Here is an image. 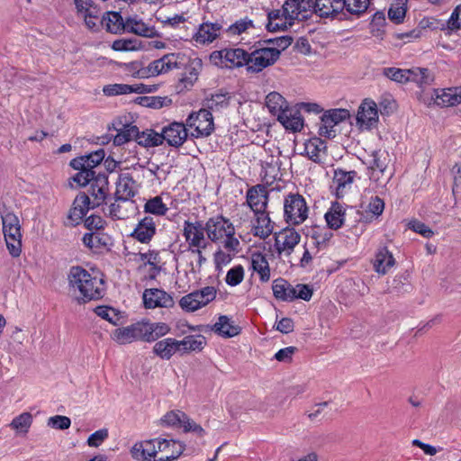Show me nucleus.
I'll list each match as a JSON object with an SVG mask.
<instances>
[{
	"instance_id": "nucleus-1",
	"label": "nucleus",
	"mask_w": 461,
	"mask_h": 461,
	"mask_svg": "<svg viewBox=\"0 0 461 461\" xmlns=\"http://www.w3.org/2000/svg\"><path fill=\"white\" fill-rule=\"evenodd\" d=\"M68 280L69 290L79 303L98 300L104 295L103 279L82 267H71Z\"/></svg>"
},
{
	"instance_id": "nucleus-2",
	"label": "nucleus",
	"mask_w": 461,
	"mask_h": 461,
	"mask_svg": "<svg viewBox=\"0 0 461 461\" xmlns=\"http://www.w3.org/2000/svg\"><path fill=\"white\" fill-rule=\"evenodd\" d=\"M266 105L286 130L296 132L303 129V120L300 111L289 107L286 100L280 94L276 92L269 93L266 97Z\"/></svg>"
},
{
	"instance_id": "nucleus-3",
	"label": "nucleus",
	"mask_w": 461,
	"mask_h": 461,
	"mask_svg": "<svg viewBox=\"0 0 461 461\" xmlns=\"http://www.w3.org/2000/svg\"><path fill=\"white\" fill-rule=\"evenodd\" d=\"M204 228L210 240L223 245L229 251H239L240 241L235 237V228L229 219L221 215L212 217L206 221Z\"/></svg>"
},
{
	"instance_id": "nucleus-4",
	"label": "nucleus",
	"mask_w": 461,
	"mask_h": 461,
	"mask_svg": "<svg viewBox=\"0 0 461 461\" xmlns=\"http://www.w3.org/2000/svg\"><path fill=\"white\" fill-rule=\"evenodd\" d=\"M175 446V456H179L185 450V446L180 442L173 439L154 438L136 442L131 448V455L133 459L138 461H158L155 459L156 455L163 452L169 446Z\"/></svg>"
},
{
	"instance_id": "nucleus-5",
	"label": "nucleus",
	"mask_w": 461,
	"mask_h": 461,
	"mask_svg": "<svg viewBox=\"0 0 461 461\" xmlns=\"http://www.w3.org/2000/svg\"><path fill=\"white\" fill-rule=\"evenodd\" d=\"M2 232L9 254L18 258L22 253V226L18 216L5 209L1 211Z\"/></svg>"
},
{
	"instance_id": "nucleus-6",
	"label": "nucleus",
	"mask_w": 461,
	"mask_h": 461,
	"mask_svg": "<svg viewBox=\"0 0 461 461\" xmlns=\"http://www.w3.org/2000/svg\"><path fill=\"white\" fill-rule=\"evenodd\" d=\"M309 208L304 197L290 193L284 199V220L288 225H300L308 218Z\"/></svg>"
},
{
	"instance_id": "nucleus-7",
	"label": "nucleus",
	"mask_w": 461,
	"mask_h": 461,
	"mask_svg": "<svg viewBox=\"0 0 461 461\" xmlns=\"http://www.w3.org/2000/svg\"><path fill=\"white\" fill-rule=\"evenodd\" d=\"M209 59L212 64L221 68H247L249 53L240 48L223 49L212 51Z\"/></svg>"
},
{
	"instance_id": "nucleus-8",
	"label": "nucleus",
	"mask_w": 461,
	"mask_h": 461,
	"mask_svg": "<svg viewBox=\"0 0 461 461\" xmlns=\"http://www.w3.org/2000/svg\"><path fill=\"white\" fill-rule=\"evenodd\" d=\"M185 124L191 137L204 138L214 131L213 117L207 109H200L191 113L185 120Z\"/></svg>"
},
{
	"instance_id": "nucleus-9",
	"label": "nucleus",
	"mask_w": 461,
	"mask_h": 461,
	"mask_svg": "<svg viewBox=\"0 0 461 461\" xmlns=\"http://www.w3.org/2000/svg\"><path fill=\"white\" fill-rule=\"evenodd\" d=\"M216 295L217 289L207 285L182 296L179 306L185 312H194L214 301Z\"/></svg>"
},
{
	"instance_id": "nucleus-10",
	"label": "nucleus",
	"mask_w": 461,
	"mask_h": 461,
	"mask_svg": "<svg viewBox=\"0 0 461 461\" xmlns=\"http://www.w3.org/2000/svg\"><path fill=\"white\" fill-rule=\"evenodd\" d=\"M182 54L179 52H170L165 54L160 59L150 62L148 67L139 69L135 76L140 78L157 77L161 74L168 73L180 68V59Z\"/></svg>"
},
{
	"instance_id": "nucleus-11",
	"label": "nucleus",
	"mask_w": 461,
	"mask_h": 461,
	"mask_svg": "<svg viewBox=\"0 0 461 461\" xmlns=\"http://www.w3.org/2000/svg\"><path fill=\"white\" fill-rule=\"evenodd\" d=\"M280 56V50L276 48H259L249 54L247 71L258 73L264 68L274 64Z\"/></svg>"
},
{
	"instance_id": "nucleus-12",
	"label": "nucleus",
	"mask_w": 461,
	"mask_h": 461,
	"mask_svg": "<svg viewBox=\"0 0 461 461\" xmlns=\"http://www.w3.org/2000/svg\"><path fill=\"white\" fill-rule=\"evenodd\" d=\"M423 102L430 106H454L461 104V86H453L444 89H434L429 96L424 97Z\"/></svg>"
},
{
	"instance_id": "nucleus-13",
	"label": "nucleus",
	"mask_w": 461,
	"mask_h": 461,
	"mask_svg": "<svg viewBox=\"0 0 461 461\" xmlns=\"http://www.w3.org/2000/svg\"><path fill=\"white\" fill-rule=\"evenodd\" d=\"M223 32V28L219 23H203L193 33L190 42L195 47L207 46L220 38Z\"/></svg>"
},
{
	"instance_id": "nucleus-14",
	"label": "nucleus",
	"mask_w": 461,
	"mask_h": 461,
	"mask_svg": "<svg viewBox=\"0 0 461 461\" xmlns=\"http://www.w3.org/2000/svg\"><path fill=\"white\" fill-rule=\"evenodd\" d=\"M349 117L347 109H330L321 117L319 123V134L329 139L336 136L335 127Z\"/></svg>"
},
{
	"instance_id": "nucleus-15",
	"label": "nucleus",
	"mask_w": 461,
	"mask_h": 461,
	"mask_svg": "<svg viewBox=\"0 0 461 461\" xmlns=\"http://www.w3.org/2000/svg\"><path fill=\"white\" fill-rule=\"evenodd\" d=\"M205 228L201 221H185L183 226V236L185 244L181 249L185 248H206L207 241L204 235Z\"/></svg>"
},
{
	"instance_id": "nucleus-16",
	"label": "nucleus",
	"mask_w": 461,
	"mask_h": 461,
	"mask_svg": "<svg viewBox=\"0 0 461 461\" xmlns=\"http://www.w3.org/2000/svg\"><path fill=\"white\" fill-rule=\"evenodd\" d=\"M357 125L361 130H371L376 127L379 120L376 104L371 99H365L358 107Z\"/></svg>"
},
{
	"instance_id": "nucleus-17",
	"label": "nucleus",
	"mask_w": 461,
	"mask_h": 461,
	"mask_svg": "<svg viewBox=\"0 0 461 461\" xmlns=\"http://www.w3.org/2000/svg\"><path fill=\"white\" fill-rule=\"evenodd\" d=\"M300 241L301 235L294 228H285L275 235V247L279 255L290 256Z\"/></svg>"
},
{
	"instance_id": "nucleus-18",
	"label": "nucleus",
	"mask_w": 461,
	"mask_h": 461,
	"mask_svg": "<svg viewBox=\"0 0 461 461\" xmlns=\"http://www.w3.org/2000/svg\"><path fill=\"white\" fill-rule=\"evenodd\" d=\"M77 14L82 18L86 26L96 30L100 22V9L92 0H74Z\"/></svg>"
},
{
	"instance_id": "nucleus-19",
	"label": "nucleus",
	"mask_w": 461,
	"mask_h": 461,
	"mask_svg": "<svg viewBox=\"0 0 461 461\" xmlns=\"http://www.w3.org/2000/svg\"><path fill=\"white\" fill-rule=\"evenodd\" d=\"M142 300L144 307L147 309L172 308L175 304L172 295L158 288L145 289Z\"/></svg>"
},
{
	"instance_id": "nucleus-20",
	"label": "nucleus",
	"mask_w": 461,
	"mask_h": 461,
	"mask_svg": "<svg viewBox=\"0 0 461 461\" xmlns=\"http://www.w3.org/2000/svg\"><path fill=\"white\" fill-rule=\"evenodd\" d=\"M246 203L254 213L265 212L268 204V191L263 185H257L247 191Z\"/></svg>"
},
{
	"instance_id": "nucleus-21",
	"label": "nucleus",
	"mask_w": 461,
	"mask_h": 461,
	"mask_svg": "<svg viewBox=\"0 0 461 461\" xmlns=\"http://www.w3.org/2000/svg\"><path fill=\"white\" fill-rule=\"evenodd\" d=\"M286 15L294 23L295 20H305L313 12L312 0H286L283 5Z\"/></svg>"
},
{
	"instance_id": "nucleus-22",
	"label": "nucleus",
	"mask_w": 461,
	"mask_h": 461,
	"mask_svg": "<svg viewBox=\"0 0 461 461\" xmlns=\"http://www.w3.org/2000/svg\"><path fill=\"white\" fill-rule=\"evenodd\" d=\"M161 136L163 141H167L169 146L180 147L186 140L188 130L185 123L174 122L162 129Z\"/></svg>"
},
{
	"instance_id": "nucleus-23",
	"label": "nucleus",
	"mask_w": 461,
	"mask_h": 461,
	"mask_svg": "<svg viewBox=\"0 0 461 461\" xmlns=\"http://www.w3.org/2000/svg\"><path fill=\"white\" fill-rule=\"evenodd\" d=\"M157 232V221L153 216L147 215L140 220L131 236L136 240L148 244Z\"/></svg>"
},
{
	"instance_id": "nucleus-24",
	"label": "nucleus",
	"mask_w": 461,
	"mask_h": 461,
	"mask_svg": "<svg viewBox=\"0 0 461 461\" xmlns=\"http://www.w3.org/2000/svg\"><path fill=\"white\" fill-rule=\"evenodd\" d=\"M365 164L370 170V179L377 181L384 173L389 164V155L386 151L374 150L366 158Z\"/></svg>"
},
{
	"instance_id": "nucleus-25",
	"label": "nucleus",
	"mask_w": 461,
	"mask_h": 461,
	"mask_svg": "<svg viewBox=\"0 0 461 461\" xmlns=\"http://www.w3.org/2000/svg\"><path fill=\"white\" fill-rule=\"evenodd\" d=\"M142 322L139 321L127 327L116 329L113 339L119 344H128L135 340H144Z\"/></svg>"
},
{
	"instance_id": "nucleus-26",
	"label": "nucleus",
	"mask_w": 461,
	"mask_h": 461,
	"mask_svg": "<svg viewBox=\"0 0 461 461\" xmlns=\"http://www.w3.org/2000/svg\"><path fill=\"white\" fill-rule=\"evenodd\" d=\"M108 194V179L105 174H97L91 182L88 189V195L92 199L94 206L101 205Z\"/></svg>"
},
{
	"instance_id": "nucleus-27",
	"label": "nucleus",
	"mask_w": 461,
	"mask_h": 461,
	"mask_svg": "<svg viewBox=\"0 0 461 461\" xmlns=\"http://www.w3.org/2000/svg\"><path fill=\"white\" fill-rule=\"evenodd\" d=\"M134 260L140 263V267H149V276L151 279L156 278L161 271L162 263L158 251L149 250L145 253L135 254Z\"/></svg>"
},
{
	"instance_id": "nucleus-28",
	"label": "nucleus",
	"mask_w": 461,
	"mask_h": 461,
	"mask_svg": "<svg viewBox=\"0 0 461 461\" xmlns=\"http://www.w3.org/2000/svg\"><path fill=\"white\" fill-rule=\"evenodd\" d=\"M138 191V185L129 173H122L116 182V198L122 203L128 202Z\"/></svg>"
},
{
	"instance_id": "nucleus-29",
	"label": "nucleus",
	"mask_w": 461,
	"mask_h": 461,
	"mask_svg": "<svg viewBox=\"0 0 461 461\" xmlns=\"http://www.w3.org/2000/svg\"><path fill=\"white\" fill-rule=\"evenodd\" d=\"M92 204V199L85 193L79 194L74 200L73 206L69 211L68 218L74 224L79 221L86 216V212L91 208H95Z\"/></svg>"
},
{
	"instance_id": "nucleus-30",
	"label": "nucleus",
	"mask_w": 461,
	"mask_h": 461,
	"mask_svg": "<svg viewBox=\"0 0 461 461\" xmlns=\"http://www.w3.org/2000/svg\"><path fill=\"white\" fill-rule=\"evenodd\" d=\"M356 171H345L343 169H336L333 176V186L338 197H343L351 189Z\"/></svg>"
},
{
	"instance_id": "nucleus-31",
	"label": "nucleus",
	"mask_w": 461,
	"mask_h": 461,
	"mask_svg": "<svg viewBox=\"0 0 461 461\" xmlns=\"http://www.w3.org/2000/svg\"><path fill=\"white\" fill-rule=\"evenodd\" d=\"M395 265V258L387 248H379L373 259L374 270L379 275H386Z\"/></svg>"
},
{
	"instance_id": "nucleus-32",
	"label": "nucleus",
	"mask_w": 461,
	"mask_h": 461,
	"mask_svg": "<svg viewBox=\"0 0 461 461\" xmlns=\"http://www.w3.org/2000/svg\"><path fill=\"white\" fill-rule=\"evenodd\" d=\"M324 219L330 230L340 229L346 220V206L338 202L331 203L330 207L324 214Z\"/></svg>"
},
{
	"instance_id": "nucleus-33",
	"label": "nucleus",
	"mask_w": 461,
	"mask_h": 461,
	"mask_svg": "<svg viewBox=\"0 0 461 461\" xmlns=\"http://www.w3.org/2000/svg\"><path fill=\"white\" fill-rule=\"evenodd\" d=\"M342 0H315L313 12L320 17L334 18L343 10Z\"/></svg>"
},
{
	"instance_id": "nucleus-34",
	"label": "nucleus",
	"mask_w": 461,
	"mask_h": 461,
	"mask_svg": "<svg viewBox=\"0 0 461 461\" xmlns=\"http://www.w3.org/2000/svg\"><path fill=\"white\" fill-rule=\"evenodd\" d=\"M113 127L117 133L113 138V143L122 146L132 140L136 141L138 136V127L132 123H123L121 119L113 122Z\"/></svg>"
},
{
	"instance_id": "nucleus-35",
	"label": "nucleus",
	"mask_w": 461,
	"mask_h": 461,
	"mask_svg": "<svg viewBox=\"0 0 461 461\" xmlns=\"http://www.w3.org/2000/svg\"><path fill=\"white\" fill-rule=\"evenodd\" d=\"M103 92L107 96L127 95L131 93L145 94L151 92V86L144 84H113L105 86L103 89Z\"/></svg>"
},
{
	"instance_id": "nucleus-36",
	"label": "nucleus",
	"mask_w": 461,
	"mask_h": 461,
	"mask_svg": "<svg viewBox=\"0 0 461 461\" xmlns=\"http://www.w3.org/2000/svg\"><path fill=\"white\" fill-rule=\"evenodd\" d=\"M254 214L255 218L252 221L253 235L262 240L268 238L273 233L275 223L267 212Z\"/></svg>"
},
{
	"instance_id": "nucleus-37",
	"label": "nucleus",
	"mask_w": 461,
	"mask_h": 461,
	"mask_svg": "<svg viewBox=\"0 0 461 461\" xmlns=\"http://www.w3.org/2000/svg\"><path fill=\"white\" fill-rule=\"evenodd\" d=\"M293 24L294 23L286 15L284 6L282 10H272L267 13V23L266 27L268 32L285 31Z\"/></svg>"
},
{
	"instance_id": "nucleus-38",
	"label": "nucleus",
	"mask_w": 461,
	"mask_h": 461,
	"mask_svg": "<svg viewBox=\"0 0 461 461\" xmlns=\"http://www.w3.org/2000/svg\"><path fill=\"white\" fill-rule=\"evenodd\" d=\"M203 68V61L199 58H195L189 61L181 78V89H190L198 80L199 75Z\"/></svg>"
},
{
	"instance_id": "nucleus-39",
	"label": "nucleus",
	"mask_w": 461,
	"mask_h": 461,
	"mask_svg": "<svg viewBox=\"0 0 461 461\" xmlns=\"http://www.w3.org/2000/svg\"><path fill=\"white\" fill-rule=\"evenodd\" d=\"M250 267L252 271L258 275L262 283H267L270 280V267L266 255L260 252L252 253Z\"/></svg>"
},
{
	"instance_id": "nucleus-40",
	"label": "nucleus",
	"mask_w": 461,
	"mask_h": 461,
	"mask_svg": "<svg viewBox=\"0 0 461 461\" xmlns=\"http://www.w3.org/2000/svg\"><path fill=\"white\" fill-rule=\"evenodd\" d=\"M125 31L148 38L153 37L156 33L154 27L148 25L137 15L129 16L126 18Z\"/></svg>"
},
{
	"instance_id": "nucleus-41",
	"label": "nucleus",
	"mask_w": 461,
	"mask_h": 461,
	"mask_svg": "<svg viewBox=\"0 0 461 461\" xmlns=\"http://www.w3.org/2000/svg\"><path fill=\"white\" fill-rule=\"evenodd\" d=\"M105 152L103 149H99L88 155L76 158L70 161V166L73 168H82L84 167H89L94 170L104 158Z\"/></svg>"
},
{
	"instance_id": "nucleus-42",
	"label": "nucleus",
	"mask_w": 461,
	"mask_h": 461,
	"mask_svg": "<svg viewBox=\"0 0 461 461\" xmlns=\"http://www.w3.org/2000/svg\"><path fill=\"white\" fill-rule=\"evenodd\" d=\"M205 248H185L181 249L179 255L189 260L191 272L199 273L202 266L206 262V258L203 254Z\"/></svg>"
},
{
	"instance_id": "nucleus-43",
	"label": "nucleus",
	"mask_w": 461,
	"mask_h": 461,
	"mask_svg": "<svg viewBox=\"0 0 461 461\" xmlns=\"http://www.w3.org/2000/svg\"><path fill=\"white\" fill-rule=\"evenodd\" d=\"M326 142L320 138H312L305 142L304 151L313 162H322L326 156Z\"/></svg>"
},
{
	"instance_id": "nucleus-44",
	"label": "nucleus",
	"mask_w": 461,
	"mask_h": 461,
	"mask_svg": "<svg viewBox=\"0 0 461 461\" xmlns=\"http://www.w3.org/2000/svg\"><path fill=\"white\" fill-rule=\"evenodd\" d=\"M178 340L167 338L158 340L153 347V352L162 359L168 360L176 353H179Z\"/></svg>"
},
{
	"instance_id": "nucleus-45",
	"label": "nucleus",
	"mask_w": 461,
	"mask_h": 461,
	"mask_svg": "<svg viewBox=\"0 0 461 461\" xmlns=\"http://www.w3.org/2000/svg\"><path fill=\"white\" fill-rule=\"evenodd\" d=\"M142 322L144 341L151 342L167 335L170 331L169 326L165 322Z\"/></svg>"
},
{
	"instance_id": "nucleus-46",
	"label": "nucleus",
	"mask_w": 461,
	"mask_h": 461,
	"mask_svg": "<svg viewBox=\"0 0 461 461\" xmlns=\"http://www.w3.org/2000/svg\"><path fill=\"white\" fill-rule=\"evenodd\" d=\"M99 24L112 33H119L125 31V21L118 12H107L102 17L100 16Z\"/></svg>"
},
{
	"instance_id": "nucleus-47",
	"label": "nucleus",
	"mask_w": 461,
	"mask_h": 461,
	"mask_svg": "<svg viewBox=\"0 0 461 461\" xmlns=\"http://www.w3.org/2000/svg\"><path fill=\"white\" fill-rule=\"evenodd\" d=\"M82 241L86 247L94 250L108 249L111 245V238L102 232L86 233L82 238Z\"/></svg>"
},
{
	"instance_id": "nucleus-48",
	"label": "nucleus",
	"mask_w": 461,
	"mask_h": 461,
	"mask_svg": "<svg viewBox=\"0 0 461 461\" xmlns=\"http://www.w3.org/2000/svg\"><path fill=\"white\" fill-rule=\"evenodd\" d=\"M212 330L221 337L231 338L238 335L240 330L228 316L221 315L214 323Z\"/></svg>"
},
{
	"instance_id": "nucleus-49",
	"label": "nucleus",
	"mask_w": 461,
	"mask_h": 461,
	"mask_svg": "<svg viewBox=\"0 0 461 461\" xmlns=\"http://www.w3.org/2000/svg\"><path fill=\"white\" fill-rule=\"evenodd\" d=\"M309 236L317 250H321L328 246L330 240L333 237V233L327 228L315 227L312 229Z\"/></svg>"
},
{
	"instance_id": "nucleus-50",
	"label": "nucleus",
	"mask_w": 461,
	"mask_h": 461,
	"mask_svg": "<svg viewBox=\"0 0 461 461\" xmlns=\"http://www.w3.org/2000/svg\"><path fill=\"white\" fill-rule=\"evenodd\" d=\"M136 142L144 148H154L163 144V137L161 133L152 129H147L143 131L138 130Z\"/></svg>"
},
{
	"instance_id": "nucleus-51",
	"label": "nucleus",
	"mask_w": 461,
	"mask_h": 461,
	"mask_svg": "<svg viewBox=\"0 0 461 461\" xmlns=\"http://www.w3.org/2000/svg\"><path fill=\"white\" fill-rule=\"evenodd\" d=\"M254 29V22L249 17H244L235 21L224 32L229 37H236L249 34Z\"/></svg>"
},
{
	"instance_id": "nucleus-52",
	"label": "nucleus",
	"mask_w": 461,
	"mask_h": 461,
	"mask_svg": "<svg viewBox=\"0 0 461 461\" xmlns=\"http://www.w3.org/2000/svg\"><path fill=\"white\" fill-rule=\"evenodd\" d=\"M205 345V338L202 335H190L178 340L179 354H185L190 351L202 350Z\"/></svg>"
},
{
	"instance_id": "nucleus-53",
	"label": "nucleus",
	"mask_w": 461,
	"mask_h": 461,
	"mask_svg": "<svg viewBox=\"0 0 461 461\" xmlns=\"http://www.w3.org/2000/svg\"><path fill=\"white\" fill-rule=\"evenodd\" d=\"M274 296L280 301L292 302L293 301V285L285 280H275L272 285Z\"/></svg>"
},
{
	"instance_id": "nucleus-54",
	"label": "nucleus",
	"mask_w": 461,
	"mask_h": 461,
	"mask_svg": "<svg viewBox=\"0 0 461 461\" xmlns=\"http://www.w3.org/2000/svg\"><path fill=\"white\" fill-rule=\"evenodd\" d=\"M406 5L407 0H394L388 10L389 19L394 23H402L406 14Z\"/></svg>"
},
{
	"instance_id": "nucleus-55",
	"label": "nucleus",
	"mask_w": 461,
	"mask_h": 461,
	"mask_svg": "<svg viewBox=\"0 0 461 461\" xmlns=\"http://www.w3.org/2000/svg\"><path fill=\"white\" fill-rule=\"evenodd\" d=\"M168 211V207L163 203L160 196L149 199L144 204V212L156 216H163Z\"/></svg>"
},
{
	"instance_id": "nucleus-56",
	"label": "nucleus",
	"mask_w": 461,
	"mask_h": 461,
	"mask_svg": "<svg viewBox=\"0 0 461 461\" xmlns=\"http://www.w3.org/2000/svg\"><path fill=\"white\" fill-rule=\"evenodd\" d=\"M112 48L116 51H136L143 48L142 43L136 38L119 39L113 42Z\"/></svg>"
},
{
	"instance_id": "nucleus-57",
	"label": "nucleus",
	"mask_w": 461,
	"mask_h": 461,
	"mask_svg": "<svg viewBox=\"0 0 461 461\" xmlns=\"http://www.w3.org/2000/svg\"><path fill=\"white\" fill-rule=\"evenodd\" d=\"M229 104V97L227 94L215 93L212 94L204 100L205 109L212 111H219Z\"/></svg>"
},
{
	"instance_id": "nucleus-58",
	"label": "nucleus",
	"mask_w": 461,
	"mask_h": 461,
	"mask_svg": "<svg viewBox=\"0 0 461 461\" xmlns=\"http://www.w3.org/2000/svg\"><path fill=\"white\" fill-rule=\"evenodd\" d=\"M32 423V415L30 412H23L15 417L10 427L16 431V433L26 434Z\"/></svg>"
},
{
	"instance_id": "nucleus-59",
	"label": "nucleus",
	"mask_w": 461,
	"mask_h": 461,
	"mask_svg": "<svg viewBox=\"0 0 461 461\" xmlns=\"http://www.w3.org/2000/svg\"><path fill=\"white\" fill-rule=\"evenodd\" d=\"M343 8L350 14L360 15L364 14L370 4V0H342Z\"/></svg>"
},
{
	"instance_id": "nucleus-60",
	"label": "nucleus",
	"mask_w": 461,
	"mask_h": 461,
	"mask_svg": "<svg viewBox=\"0 0 461 461\" xmlns=\"http://www.w3.org/2000/svg\"><path fill=\"white\" fill-rule=\"evenodd\" d=\"M409 71L411 73L410 75L409 82H414L419 86L429 85L432 81V77L427 68H414L409 69Z\"/></svg>"
},
{
	"instance_id": "nucleus-61",
	"label": "nucleus",
	"mask_w": 461,
	"mask_h": 461,
	"mask_svg": "<svg viewBox=\"0 0 461 461\" xmlns=\"http://www.w3.org/2000/svg\"><path fill=\"white\" fill-rule=\"evenodd\" d=\"M244 276V267L241 265H237L228 270L225 276V282L230 286H236L243 281Z\"/></svg>"
},
{
	"instance_id": "nucleus-62",
	"label": "nucleus",
	"mask_w": 461,
	"mask_h": 461,
	"mask_svg": "<svg viewBox=\"0 0 461 461\" xmlns=\"http://www.w3.org/2000/svg\"><path fill=\"white\" fill-rule=\"evenodd\" d=\"M383 74L398 83H406L409 82L410 73L409 69H402L397 68H384Z\"/></svg>"
},
{
	"instance_id": "nucleus-63",
	"label": "nucleus",
	"mask_w": 461,
	"mask_h": 461,
	"mask_svg": "<svg viewBox=\"0 0 461 461\" xmlns=\"http://www.w3.org/2000/svg\"><path fill=\"white\" fill-rule=\"evenodd\" d=\"M75 169L78 170V172L75 175L73 179L81 186H85L87 185H90L91 182L94 181L95 177L97 176L95 170L89 169V167H86Z\"/></svg>"
},
{
	"instance_id": "nucleus-64",
	"label": "nucleus",
	"mask_w": 461,
	"mask_h": 461,
	"mask_svg": "<svg viewBox=\"0 0 461 461\" xmlns=\"http://www.w3.org/2000/svg\"><path fill=\"white\" fill-rule=\"evenodd\" d=\"M442 29L447 30L448 33L457 32L461 29V5H457L453 10L450 17L446 23V25Z\"/></svg>"
}]
</instances>
